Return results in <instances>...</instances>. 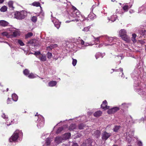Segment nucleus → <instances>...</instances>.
Here are the masks:
<instances>
[{"instance_id":"nucleus-4","label":"nucleus","mask_w":146,"mask_h":146,"mask_svg":"<svg viewBox=\"0 0 146 146\" xmlns=\"http://www.w3.org/2000/svg\"><path fill=\"white\" fill-rule=\"evenodd\" d=\"M111 135V133H108L106 131H104L102 134V139L104 141H106Z\"/></svg>"},{"instance_id":"nucleus-31","label":"nucleus","mask_w":146,"mask_h":146,"mask_svg":"<svg viewBox=\"0 0 146 146\" xmlns=\"http://www.w3.org/2000/svg\"><path fill=\"white\" fill-rule=\"evenodd\" d=\"M8 5L9 7L13 8L14 7H13V2L12 1H9L8 3Z\"/></svg>"},{"instance_id":"nucleus-45","label":"nucleus","mask_w":146,"mask_h":146,"mask_svg":"<svg viewBox=\"0 0 146 146\" xmlns=\"http://www.w3.org/2000/svg\"><path fill=\"white\" fill-rule=\"evenodd\" d=\"M50 46L51 47V48H52V49L57 46V45L56 44H52Z\"/></svg>"},{"instance_id":"nucleus-44","label":"nucleus","mask_w":146,"mask_h":146,"mask_svg":"<svg viewBox=\"0 0 146 146\" xmlns=\"http://www.w3.org/2000/svg\"><path fill=\"white\" fill-rule=\"evenodd\" d=\"M2 34L3 36H6L7 37H8V34L6 32H3V33H2Z\"/></svg>"},{"instance_id":"nucleus-52","label":"nucleus","mask_w":146,"mask_h":146,"mask_svg":"<svg viewBox=\"0 0 146 146\" xmlns=\"http://www.w3.org/2000/svg\"><path fill=\"white\" fill-rule=\"evenodd\" d=\"M2 117H3L4 118H7L8 117L7 116H6V115H5V114L4 113L3 114V115H2Z\"/></svg>"},{"instance_id":"nucleus-51","label":"nucleus","mask_w":146,"mask_h":146,"mask_svg":"<svg viewBox=\"0 0 146 146\" xmlns=\"http://www.w3.org/2000/svg\"><path fill=\"white\" fill-rule=\"evenodd\" d=\"M122 106H123L124 108L125 107H127V105L125 103L121 105Z\"/></svg>"},{"instance_id":"nucleus-12","label":"nucleus","mask_w":146,"mask_h":146,"mask_svg":"<svg viewBox=\"0 0 146 146\" xmlns=\"http://www.w3.org/2000/svg\"><path fill=\"white\" fill-rule=\"evenodd\" d=\"M96 15L93 13H90L88 15V18L93 20L96 18Z\"/></svg>"},{"instance_id":"nucleus-61","label":"nucleus","mask_w":146,"mask_h":146,"mask_svg":"<svg viewBox=\"0 0 146 146\" xmlns=\"http://www.w3.org/2000/svg\"><path fill=\"white\" fill-rule=\"evenodd\" d=\"M3 1V0H0V4L2 3Z\"/></svg>"},{"instance_id":"nucleus-20","label":"nucleus","mask_w":146,"mask_h":146,"mask_svg":"<svg viewBox=\"0 0 146 146\" xmlns=\"http://www.w3.org/2000/svg\"><path fill=\"white\" fill-rule=\"evenodd\" d=\"M136 37V35L135 34H134L132 35V37L131 40L133 42L135 43L137 40L135 39V38Z\"/></svg>"},{"instance_id":"nucleus-62","label":"nucleus","mask_w":146,"mask_h":146,"mask_svg":"<svg viewBox=\"0 0 146 146\" xmlns=\"http://www.w3.org/2000/svg\"><path fill=\"white\" fill-rule=\"evenodd\" d=\"M102 46V44L100 45H99L98 47H99V48H100L101 47V46Z\"/></svg>"},{"instance_id":"nucleus-23","label":"nucleus","mask_w":146,"mask_h":146,"mask_svg":"<svg viewBox=\"0 0 146 146\" xmlns=\"http://www.w3.org/2000/svg\"><path fill=\"white\" fill-rule=\"evenodd\" d=\"M7 7L5 6H3L0 9V11L1 12H5L7 11Z\"/></svg>"},{"instance_id":"nucleus-38","label":"nucleus","mask_w":146,"mask_h":146,"mask_svg":"<svg viewBox=\"0 0 146 146\" xmlns=\"http://www.w3.org/2000/svg\"><path fill=\"white\" fill-rule=\"evenodd\" d=\"M90 28L89 27H85L83 29V31H84L85 32H87L89 31Z\"/></svg>"},{"instance_id":"nucleus-25","label":"nucleus","mask_w":146,"mask_h":146,"mask_svg":"<svg viewBox=\"0 0 146 146\" xmlns=\"http://www.w3.org/2000/svg\"><path fill=\"white\" fill-rule=\"evenodd\" d=\"M32 5L36 7L40 6V3L38 2H35L32 3Z\"/></svg>"},{"instance_id":"nucleus-49","label":"nucleus","mask_w":146,"mask_h":146,"mask_svg":"<svg viewBox=\"0 0 146 146\" xmlns=\"http://www.w3.org/2000/svg\"><path fill=\"white\" fill-rule=\"evenodd\" d=\"M34 43L33 40H31L29 41L28 42V43L32 44Z\"/></svg>"},{"instance_id":"nucleus-18","label":"nucleus","mask_w":146,"mask_h":146,"mask_svg":"<svg viewBox=\"0 0 146 146\" xmlns=\"http://www.w3.org/2000/svg\"><path fill=\"white\" fill-rule=\"evenodd\" d=\"M52 140L49 138H47L46 140L45 144L47 146L49 145L51 143Z\"/></svg>"},{"instance_id":"nucleus-29","label":"nucleus","mask_w":146,"mask_h":146,"mask_svg":"<svg viewBox=\"0 0 146 146\" xmlns=\"http://www.w3.org/2000/svg\"><path fill=\"white\" fill-rule=\"evenodd\" d=\"M19 35L18 32L17 31H13L12 36L13 37H15Z\"/></svg>"},{"instance_id":"nucleus-36","label":"nucleus","mask_w":146,"mask_h":146,"mask_svg":"<svg viewBox=\"0 0 146 146\" xmlns=\"http://www.w3.org/2000/svg\"><path fill=\"white\" fill-rule=\"evenodd\" d=\"M80 39V37H79V39H78V41L79 43H80L82 45L84 44V41L83 40Z\"/></svg>"},{"instance_id":"nucleus-17","label":"nucleus","mask_w":146,"mask_h":146,"mask_svg":"<svg viewBox=\"0 0 146 146\" xmlns=\"http://www.w3.org/2000/svg\"><path fill=\"white\" fill-rule=\"evenodd\" d=\"M123 40L127 42L129 41V38L127 35L121 36Z\"/></svg>"},{"instance_id":"nucleus-5","label":"nucleus","mask_w":146,"mask_h":146,"mask_svg":"<svg viewBox=\"0 0 146 146\" xmlns=\"http://www.w3.org/2000/svg\"><path fill=\"white\" fill-rule=\"evenodd\" d=\"M119 110V108L118 107H114L111 109H109L107 112L109 114L113 113Z\"/></svg>"},{"instance_id":"nucleus-9","label":"nucleus","mask_w":146,"mask_h":146,"mask_svg":"<svg viewBox=\"0 0 146 146\" xmlns=\"http://www.w3.org/2000/svg\"><path fill=\"white\" fill-rule=\"evenodd\" d=\"M101 107L104 110L109 108V106H107V102L106 100H105L103 102L102 104L101 105Z\"/></svg>"},{"instance_id":"nucleus-54","label":"nucleus","mask_w":146,"mask_h":146,"mask_svg":"<svg viewBox=\"0 0 146 146\" xmlns=\"http://www.w3.org/2000/svg\"><path fill=\"white\" fill-rule=\"evenodd\" d=\"M10 100L9 98H8L7 100V103L8 104H10L11 103Z\"/></svg>"},{"instance_id":"nucleus-47","label":"nucleus","mask_w":146,"mask_h":146,"mask_svg":"<svg viewBox=\"0 0 146 146\" xmlns=\"http://www.w3.org/2000/svg\"><path fill=\"white\" fill-rule=\"evenodd\" d=\"M139 93L141 95H143L144 94H145V92H143V91H142V90H140V92H139Z\"/></svg>"},{"instance_id":"nucleus-2","label":"nucleus","mask_w":146,"mask_h":146,"mask_svg":"<svg viewBox=\"0 0 146 146\" xmlns=\"http://www.w3.org/2000/svg\"><path fill=\"white\" fill-rule=\"evenodd\" d=\"M23 135V133L21 131L19 130H16L12 136L9 139L10 142L15 141L18 139L19 136Z\"/></svg>"},{"instance_id":"nucleus-42","label":"nucleus","mask_w":146,"mask_h":146,"mask_svg":"<svg viewBox=\"0 0 146 146\" xmlns=\"http://www.w3.org/2000/svg\"><path fill=\"white\" fill-rule=\"evenodd\" d=\"M84 127V125L83 124H80L78 126V128L79 129H83Z\"/></svg>"},{"instance_id":"nucleus-53","label":"nucleus","mask_w":146,"mask_h":146,"mask_svg":"<svg viewBox=\"0 0 146 146\" xmlns=\"http://www.w3.org/2000/svg\"><path fill=\"white\" fill-rule=\"evenodd\" d=\"M72 146H79L76 143H73Z\"/></svg>"},{"instance_id":"nucleus-60","label":"nucleus","mask_w":146,"mask_h":146,"mask_svg":"<svg viewBox=\"0 0 146 146\" xmlns=\"http://www.w3.org/2000/svg\"><path fill=\"white\" fill-rule=\"evenodd\" d=\"M100 54L99 53H98V54H96V55L95 56H96V59H97L98 58V54Z\"/></svg>"},{"instance_id":"nucleus-48","label":"nucleus","mask_w":146,"mask_h":146,"mask_svg":"<svg viewBox=\"0 0 146 146\" xmlns=\"http://www.w3.org/2000/svg\"><path fill=\"white\" fill-rule=\"evenodd\" d=\"M138 146H142V143L141 141H139L138 142Z\"/></svg>"},{"instance_id":"nucleus-55","label":"nucleus","mask_w":146,"mask_h":146,"mask_svg":"<svg viewBox=\"0 0 146 146\" xmlns=\"http://www.w3.org/2000/svg\"><path fill=\"white\" fill-rule=\"evenodd\" d=\"M119 70L120 72H122V74H123V69L122 68H120L119 69Z\"/></svg>"},{"instance_id":"nucleus-59","label":"nucleus","mask_w":146,"mask_h":146,"mask_svg":"<svg viewBox=\"0 0 146 146\" xmlns=\"http://www.w3.org/2000/svg\"><path fill=\"white\" fill-rule=\"evenodd\" d=\"M95 6L94 5H93L92 6V7L91 8V10L92 11L94 9V8L95 7Z\"/></svg>"},{"instance_id":"nucleus-40","label":"nucleus","mask_w":146,"mask_h":146,"mask_svg":"<svg viewBox=\"0 0 146 146\" xmlns=\"http://www.w3.org/2000/svg\"><path fill=\"white\" fill-rule=\"evenodd\" d=\"M23 73L25 75H27L29 74V71L27 69H25L23 71Z\"/></svg>"},{"instance_id":"nucleus-11","label":"nucleus","mask_w":146,"mask_h":146,"mask_svg":"<svg viewBox=\"0 0 146 146\" xmlns=\"http://www.w3.org/2000/svg\"><path fill=\"white\" fill-rule=\"evenodd\" d=\"M71 136V134L70 133H68L64 134L63 135V138L64 139H69Z\"/></svg>"},{"instance_id":"nucleus-46","label":"nucleus","mask_w":146,"mask_h":146,"mask_svg":"<svg viewBox=\"0 0 146 146\" xmlns=\"http://www.w3.org/2000/svg\"><path fill=\"white\" fill-rule=\"evenodd\" d=\"M40 54V52L37 51V52H35V53L34 54L35 56H38V55H39Z\"/></svg>"},{"instance_id":"nucleus-35","label":"nucleus","mask_w":146,"mask_h":146,"mask_svg":"<svg viewBox=\"0 0 146 146\" xmlns=\"http://www.w3.org/2000/svg\"><path fill=\"white\" fill-rule=\"evenodd\" d=\"M28 77L30 78H33L35 77V76L33 73H31L28 76Z\"/></svg>"},{"instance_id":"nucleus-1","label":"nucleus","mask_w":146,"mask_h":146,"mask_svg":"<svg viewBox=\"0 0 146 146\" xmlns=\"http://www.w3.org/2000/svg\"><path fill=\"white\" fill-rule=\"evenodd\" d=\"M27 12L25 11H22L20 12L15 13L14 17L18 19H24L27 15Z\"/></svg>"},{"instance_id":"nucleus-22","label":"nucleus","mask_w":146,"mask_h":146,"mask_svg":"<svg viewBox=\"0 0 146 146\" xmlns=\"http://www.w3.org/2000/svg\"><path fill=\"white\" fill-rule=\"evenodd\" d=\"M39 58L42 61H45L46 60V57L45 55H42L41 57H39Z\"/></svg>"},{"instance_id":"nucleus-26","label":"nucleus","mask_w":146,"mask_h":146,"mask_svg":"<svg viewBox=\"0 0 146 146\" xmlns=\"http://www.w3.org/2000/svg\"><path fill=\"white\" fill-rule=\"evenodd\" d=\"M76 125L75 124H71L70 126L69 129L70 130H73L74 129H76Z\"/></svg>"},{"instance_id":"nucleus-56","label":"nucleus","mask_w":146,"mask_h":146,"mask_svg":"<svg viewBox=\"0 0 146 146\" xmlns=\"http://www.w3.org/2000/svg\"><path fill=\"white\" fill-rule=\"evenodd\" d=\"M71 21H76L77 22L78 21V20L77 19H75L74 20H72Z\"/></svg>"},{"instance_id":"nucleus-41","label":"nucleus","mask_w":146,"mask_h":146,"mask_svg":"<svg viewBox=\"0 0 146 146\" xmlns=\"http://www.w3.org/2000/svg\"><path fill=\"white\" fill-rule=\"evenodd\" d=\"M18 43L21 46H23L24 45V44L23 42L20 40H18Z\"/></svg>"},{"instance_id":"nucleus-13","label":"nucleus","mask_w":146,"mask_h":146,"mask_svg":"<svg viewBox=\"0 0 146 146\" xmlns=\"http://www.w3.org/2000/svg\"><path fill=\"white\" fill-rule=\"evenodd\" d=\"M102 112L100 111H98L95 112L94 114V115L96 117H98L100 116L102 114Z\"/></svg>"},{"instance_id":"nucleus-32","label":"nucleus","mask_w":146,"mask_h":146,"mask_svg":"<svg viewBox=\"0 0 146 146\" xmlns=\"http://www.w3.org/2000/svg\"><path fill=\"white\" fill-rule=\"evenodd\" d=\"M123 9L125 11H127L129 9V7L128 5H125L123 7Z\"/></svg>"},{"instance_id":"nucleus-30","label":"nucleus","mask_w":146,"mask_h":146,"mask_svg":"<svg viewBox=\"0 0 146 146\" xmlns=\"http://www.w3.org/2000/svg\"><path fill=\"white\" fill-rule=\"evenodd\" d=\"M63 129V128L62 127H60L56 131V133L58 134L60 133Z\"/></svg>"},{"instance_id":"nucleus-24","label":"nucleus","mask_w":146,"mask_h":146,"mask_svg":"<svg viewBox=\"0 0 146 146\" xmlns=\"http://www.w3.org/2000/svg\"><path fill=\"white\" fill-rule=\"evenodd\" d=\"M120 127L119 126H115L114 128L113 129V131L115 132H117Z\"/></svg>"},{"instance_id":"nucleus-10","label":"nucleus","mask_w":146,"mask_h":146,"mask_svg":"<svg viewBox=\"0 0 146 146\" xmlns=\"http://www.w3.org/2000/svg\"><path fill=\"white\" fill-rule=\"evenodd\" d=\"M9 24V23L4 20L0 21V25L3 27L7 26Z\"/></svg>"},{"instance_id":"nucleus-34","label":"nucleus","mask_w":146,"mask_h":146,"mask_svg":"<svg viewBox=\"0 0 146 146\" xmlns=\"http://www.w3.org/2000/svg\"><path fill=\"white\" fill-rule=\"evenodd\" d=\"M139 33L140 34L142 35H146V31L145 30H141L140 31Z\"/></svg>"},{"instance_id":"nucleus-3","label":"nucleus","mask_w":146,"mask_h":146,"mask_svg":"<svg viewBox=\"0 0 146 146\" xmlns=\"http://www.w3.org/2000/svg\"><path fill=\"white\" fill-rule=\"evenodd\" d=\"M134 131H130L129 132H126L124 134L125 136H126V139L129 142H130L133 137Z\"/></svg>"},{"instance_id":"nucleus-33","label":"nucleus","mask_w":146,"mask_h":146,"mask_svg":"<svg viewBox=\"0 0 146 146\" xmlns=\"http://www.w3.org/2000/svg\"><path fill=\"white\" fill-rule=\"evenodd\" d=\"M32 21L33 22H36L37 20V17L36 16H33L31 19Z\"/></svg>"},{"instance_id":"nucleus-64","label":"nucleus","mask_w":146,"mask_h":146,"mask_svg":"<svg viewBox=\"0 0 146 146\" xmlns=\"http://www.w3.org/2000/svg\"><path fill=\"white\" fill-rule=\"evenodd\" d=\"M37 114H38V113H36V114L35 115V116H36V115H37Z\"/></svg>"},{"instance_id":"nucleus-58","label":"nucleus","mask_w":146,"mask_h":146,"mask_svg":"<svg viewBox=\"0 0 146 146\" xmlns=\"http://www.w3.org/2000/svg\"><path fill=\"white\" fill-rule=\"evenodd\" d=\"M72 9L73 10H74V11H75L76 10H78L76 9V8L74 7V6H73L72 7Z\"/></svg>"},{"instance_id":"nucleus-21","label":"nucleus","mask_w":146,"mask_h":146,"mask_svg":"<svg viewBox=\"0 0 146 146\" xmlns=\"http://www.w3.org/2000/svg\"><path fill=\"white\" fill-rule=\"evenodd\" d=\"M12 99L13 100L15 101H17L18 99V96L17 95L15 94H13L12 95Z\"/></svg>"},{"instance_id":"nucleus-39","label":"nucleus","mask_w":146,"mask_h":146,"mask_svg":"<svg viewBox=\"0 0 146 146\" xmlns=\"http://www.w3.org/2000/svg\"><path fill=\"white\" fill-rule=\"evenodd\" d=\"M72 64L73 66H75L77 63V61L76 60L74 59L73 58H72Z\"/></svg>"},{"instance_id":"nucleus-14","label":"nucleus","mask_w":146,"mask_h":146,"mask_svg":"<svg viewBox=\"0 0 146 146\" xmlns=\"http://www.w3.org/2000/svg\"><path fill=\"white\" fill-rule=\"evenodd\" d=\"M119 33L121 36H123L126 35L125 31L124 29L121 30L119 31Z\"/></svg>"},{"instance_id":"nucleus-6","label":"nucleus","mask_w":146,"mask_h":146,"mask_svg":"<svg viewBox=\"0 0 146 146\" xmlns=\"http://www.w3.org/2000/svg\"><path fill=\"white\" fill-rule=\"evenodd\" d=\"M80 15V13L78 11V10H76L75 11H73L71 17H73L74 18H75L76 17H79Z\"/></svg>"},{"instance_id":"nucleus-57","label":"nucleus","mask_w":146,"mask_h":146,"mask_svg":"<svg viewBox=\"0 0 146 146\" xmlns=\"http://www.w3.org/2000/svg\"><path fill=\"white\" fill-rule=\"evenodd\" d=\"M113 40V38L112 37H110L109 38V41H110V40Z\"/></svg>"},{"instance_id":"nucleus-28","label":"nucleus","mask_w":146,"mask_h":146,"mask_svg":"<svg viewBox=\"0 0 146 146\" xmlns=\"http://www.w3.org/2000/svg\"><path fill=\"white\" fill-rule=\"evenodd\" d=\"M117 18V16L115 15H113L111 16L110 20L114 22L116 20Z\"/></svg>"},{"instance_id":"nucleus-37","label":"nucleus","mask_w":146,"mask_h":146,"mask_svg":"<svg viewBox=\"0 0 146 146\" xmlns=\"http://www.w3.org/2000/svg\"><path fill=\"white\" fill-rule=\"evenodd\" d=\"M47 56L48 58H50L52 56V54L51 53L48 52L47 54Z\"/></svg>"},{"instance_id":"nucleus-19","label":"nucleus","mask_w":146,"mask_h":146,"mask_svg":"<svg viewBox=\"0 0 146 146\" xmlns=\"http://www.w3.org/2000/svg\"><path fill=\"white\" fill-rule=\"evenodd\" d=\"M52 21L54 23L55 27L58 29H59L60 27V23L57 22H54V20H52Z\"/></svg>"},{"instance_id":"nucleus-43","label":"nucleus","mask_w":146,"mask_h":146,"mask_svg":"<svg viewBox=\"0 0 146 146\" xmlns=\"http://www.w3.org/2000/svg\"><path fill=\"white\" fill-rule=\"evenodd\" d=\"M92 36L95 39L96 41H99V40L100 39V38L102 37V36H100L99 37H98L97 38H96L94 36L92 35Z\"/></svg>"},{"instance_id":"nucleus-27","label":"nucleus","mask_w":146,"mask_h":146,"mask_svg":"<svg viewBox=\"0 0 146 146\" xmlns=\"http://www.w3.org/2000/svg\"><path fill=\"white\" fill-rule=\"evenodd\" d=\"M33 35V33H29L25 35V38H28L30 37L31 36Z\"/></svg>"},{"instance_id":"nucleus-50","label":"nucleus","mask_w":146,"mask_h":146,"mask_svg":"<svg viewBox=\"0 0 146 146\" xmlns=\"http://www.w3.org/2000/svg\"><path fill=\"white\" fill-rule=\"evenodd\" d=\"M47 50H51L52 49L51 48V46H48L46 48Z\"/></svg>"},{"instance_id":"nucleus-7","label":"nucleus","mask_w":146,"mask_h":146,"mask_svg":"<svg viewBox=\"0 0 146 146\" xmlns=\"http://www.w3.org/2000/svg\"><path fill=\"white\" fill-rule=\"evenodd\" d=\"M63 140H64V139L63 137L60 136H58L55 138L54 141L56 143L59 144L61 143Z\"/></svg>"},{"instance_id":"nucleus-8","label":"nucleus","mask_w":146,"mask_h":146,"mask_svg":"<svg viewBox=\"0 0 146 146\" xmlns=\"http://www.w3.org/2000/svg\"><path fill=\"white\" fill-rule=\"evenodd\" d=\"M91 142L90 140V139H87L85 141V142L81 146H91Z\"/></svg>"},{"instance_id":"nucleus-63","label":"nucleus","mask_w":146,"mask_h":146,"mask_svg":"<svg viewBox=\"0 0 146 146\" xmlns=\"http://www.w3.org/2000/svg\"><path fill=\"white\" fill-rule=\"evenodd\" d=\"M8 88H7V91H8Z\"/></svg>"},{"instance_id":"nucleus-16","label":"nucleus","mask_w":146,"mask_h":146,"mask_svg":"<svg viewBox=\"0 0 146 146\" xmlns=\"http://www.w3.org/2000/svg\"><path fill=\"white\" fill-rule=\"evenodd\" d=\"M94 134L96 138H98L100 135V132L99 130H96L94 132Z\"/></svg>"},{"instance_id":"nucleus-15","label":"nucleus","mask_w":146,"mask_h":146,"mask_svg":"<svg viewBox=\"0 0 146 146\" xmlns=\"http://www.w3.org/2000/svg\"><path fill=\"white\" fill-rule=\"evenodd\" d=\"M57 84L56 82V81H52L48 83V85L50 87H53L55 86Z\"/></svg>"}]
</instances>
